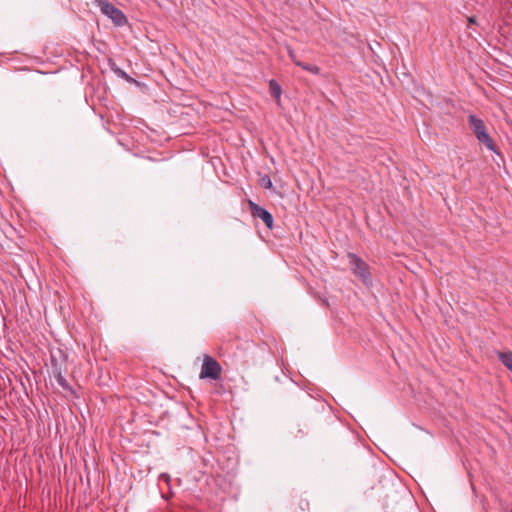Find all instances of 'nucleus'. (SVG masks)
<instances>
[{
  "label": "nucleus",
  "instance_id": "obj_1",
  "mask_svg": "<svg viewBox=\"0 0 512 512\" xmlns=\"http://www.w3.org/2000/svg\"><path fill=\"white\" fill-rule=\"evenodd\" d=\"M468 124L479 143L483 144L489 151L497 152V146L488 134L486 125L482 119L471 114L468 116Z\"/></svg>",
  "mask_w": 512,
  "mask_h": 512
},
{
  "label": "nucleus",
  "instance_id": "obj_2",
  "mask_svg": "<svg viewBox=\"0 0 512 512\" xmlns=\"http://www.w3.org/2000/svg\"><path fill=\"white\" fill-rule=\"evenodd\" d=\"M93 2L100 8L101 12L110 18L116 26H124L127 23L125 14L115 7L108 0H93Z\"/></svg>",
  "mask_w": 512,
  "mask_h": 512
},
{
  "label": "nucleus",
  "instance_id": "obj_3",
  "mask_svg": "<svg viewBox=\"0 0 512 512\" xmlns=\"http://www.w3.org/2000/svg\"><path fill=\"white\" fill-rule=\"evenodd\" d=\"M348 259L353 274L365 285H370L372 280L368 264L354 253H349Z\"/></svg>",
  "mask_w": 512,
  "mask_h": 512
},
{
  "label": "nucleus",
  "instance_id": "obj_4",
  "mask_svg": "<svg viewBox=\"0 0 512 512\" xmlns=\"http://www.w3.org/2000/svg\"><path fill=\"white\" fill-rule=\"evenodd\" d=\"M222 367L220 363L210 355H204L200 371L201 379L220 380Z\"/></svg>",
  "mask_w": 512,
  "mask_h": 512
},
{
  "label": "nucleus",
  "instance_id": "obj_5",
  "mask_svg": "<svg viewBox=\"0 0 512 512\" xmlns=\"http://www.w3.org/2000/svg\"><path fill=\"white\" fill-rule=\"evenodd\" d=\"M248 206L250 213L254 218L261 219L267 228H273V216L269 211H267L266 209H264L263 207L259 206L258 204L251 200L248 201Z\"/></svg>",
  "mask_w": 512,
  "mask_h": 512
},
{
  "label": "nucleus",
  "instance_id": "obj_6",
  "mask_svg": "<svg viewBox=\"0 0 512 512\" xmlns=\"http://www.w3.org/2000/svg\"><path fill=\"white\" fill-rule=\"evenodd\" d=\"M499 360L503 363V365L512 372V352H499L498 353Z\"/></svg>",
  "mask_w": 512,
  "mask_h": 512
},
{
  "label": "nucleus",
  "instance_id": "obj_7",
  "mask_svg": "<svg viewBox=\"0 0 512 512\" xmlns=\"http://www.w3.org/2000/svg\"><path fill=\"white\" fill-rule=\"evenodd\" d=\"M269 89L272 97L279 99L282 93L281 86L275 80L269 81Z\"/></svg>",
  "mask_w": 512,
  "mask_h": 512
},
{
  "label": "nucleus",
  "instance_id": "obj_8",
  "mask_svg": "<svg viewBox=\"0 0 512 512\" xmlns=\"http://www.w3.org/2000/svg\"><path fill=\"white\" fill-rule=\"evenodd\" d=\"M296 65L312 74L318 75L320 73V68L316 65L308 64L302 61L296 62Z\"/></svg>",
  "mask_w": 512,
  "mask_h": 512
},
{
  "label": "nucleus",
  "instance_id": "obj_9",
  "mask_svg": "<svg viewBox=\"0 0 512 512\" xmlns=\"http://www.w3.org/2000/svg\"><path fill=\"white\" fill-rule=\"evenodd\" d=\"M114 71H115V73H116L119 77H121V78L125 79L126 81H128V82L133 81V79H132V78H131V77H130V76H129L125 71H123L122 69H120V68H116V69H114Z\"/></svg>",
  "mask_w": 512,
  "mask_h": 512
},
{
  "label": "nucleus",
  "instance_id": "obj_10",
  "mask_svg": "<svg viewBox=\"0 0 512 512\" xmlns=\"http://www.w3.org/2000/svg\"><path fill=\"white\" fill-rule=\"evenodd\" d=\"M288 54H289V57L290 59L292 60V62L296 65V62H301L300 60L297 59L295 53L293 50H289L288 51Z\"/></svg>",
  "mask_w": 512,
  "mask_h": 512
},
{
  "label": "nucleus",
  "instance_id": "obj_11",
  "mask_svg": "<svg viewBox=\"0 0 512 512\" xmlns=\"http://www.w3.org/2000/svg\"><path fill=\"white\" fill-rule=\"evenodd\" d=\"M468 23L469 25L476 24V18L473 16L468 17Z\"/></svg>",
  "mask_w": 512,
  "mask_h": 512
},
{
  "label": "nucleus",
  "instance_id": "obj_12",
  "mask_svg": "<svg viewBox=\"0 0 512 512\" xmlns=\"http://www.w3.org/2000/svg\"><path fill=\"white\" fill-rule=\"evenodd\" d=\"M63 387H64V388H66V389H68V390H69L73 395H75V396L77 395V394H76V391H74V390L72 389V386L67 385V386H63Z\"/></svg>",
  "mask_w": 512,
  "mask_h": 512
},
{
  "label": "nucleus",
  "instance_id": "obj_13",
  "mask_svg": "<svg viewBox=\"0 0 512 512\" xmlns=\"http://www.w3.org/2000/svg\"><path fill=\"white\" fill-rule=\"evenodd\" d=\"M59 382H60V385L65 384V383H64V382H65V380H64L62 377H60V378H59Z\"/></svg>",
  "mask_w": 512,
  "mask_h": 512
},
{
  "label": "nucleus",
  "instance_id": "obj_14",
  "mask_svg": "<svg viewBox=\"0 0 512 512\" xmlns=\"http://www.w3.org/2000/svg\"><path fill=\"white\" fill-rule=\"evenodd\" d=\"M265 185H267V187H270L271 186V181L268 180V182H265Z\"/></svg>",
  "mask_w": 512,
  "mask_h": 512
},
{
  "label": "nucleus",
  "instance_id": "obj_15",
  "mask_svg": "<svg viewBox=\"0 0 512 512\" xmlns=\"http://www.w3.org/2000/svg\"><path fill=\"white\" fill-rule=\"evenodd\" d=\"M265 185H267V187H270L271 186V181L268 180V182H265Z\"/></svg>",
  "mask_w": 512,
  "mask_h": 512
},
{
  "label": "nucleus",
  "instance_id": "obj_16",
  "mask_svg": "<svg viewBox=\"0 0 512 512\" xmlns=\"http://www.w3.org/2000/svg\"><path fill=\"white\" fill-rule=\"evenodd\" d=\"M21 387L24 389L25 393L28 395V391L26 390V386L22 385Z\"/></svg>",
  "mask_w": 512,
  "mask_h": 512
}]
</instances>
